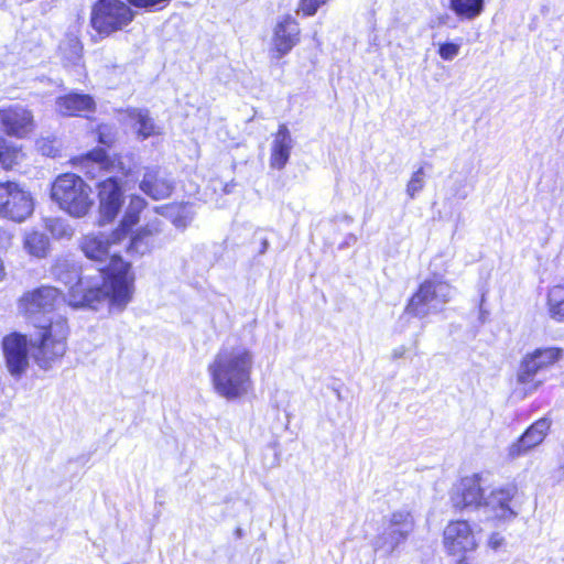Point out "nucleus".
<instances>
[{
  "label": "nucleus",
  "mask_w": 564,
  "mask_h": 564,
  "mask_svg": "<svg viewBox=\"0 0 564 564\" xmlns=\"http://www.w3.org/2000/svg\"><path fill=\"white\" fill-rule=\"evenodd\" d=\"M50 196L61 210L74 218L86 217L94 207L90 185L76 173L57 175L51 184Z\"/></svg>",
  "instance_id": "obj_5"
},
{
  "label": "nucleus",
  "mask_w": 564,
  "mask_h": 564,
  "mask_svg": "<svg viewBox=\"0 0 564 564\" xmlns=\"http://www.w3.org/2000/svg\"><path fill=\"white\" fill-rule=\"evenodd\" d=\"M134 11L122 0H96L91 6L89 23L100 39L122 31L134 19Z\"/></svg>",
  "instance_id": "obj_6"
},
{
  "label": "nucleus",
  "mask_w": 564,
  "mask_h": 564,
  "mask_svg": "<svg viewBox=\"0 0 564 564\" xmlns=\"http://www.w3.org/2000/svg\"><path fill=\"white\" fill-rule=\"evenodd\" d=\"M519 498V487L510 482L492 489L485 500L486 506L497 521H510L517 518V503Z\"/></svg>",
  "instance_id": "obj_14"
},
{
  "label": "nucleus",
  "mask_w": 564,
  "mask_h": 564,
  "mask_svg": "<svg viewBox=\"0 0 564 564\" xmlns=\"http://www.w3.org/2000/svg\"><path fill=\"white\" fill-rule=\"evenodd\" d=\"M391 522L394 524L406 523V522L412 523V520H411L410 513L397 512V513L392 514Z\"/></svg>",
  "instance_id": "obj_35"
},
{
  "label": "nucleus",
  "mask_w": 564,
  "mask_h": 564,
  "mask_svg": "<svg viewBox=\"0 0 564 564\" xmlns=\"http://www.w3.org/2000/svg\"><path fill=\"white\" fill-rule=\"evenodd\" d=\"M119 243L112 241L111 230L108 237H104L100 234L85 235L80 240L79 248L87 259L95 262H104L111 257L109 254L110 247Z\"/></svg>",
  "instance_id": "obj_20"
},
{
  "label": "nucleus",
  "mask_w": 564,
  "mask_h": 564,
  "mask_svg": "<svg viewBox=\"0 0 564 564\" xmlns=\"http://www.w3.org/2000/svg\"><path fill=\"white\" fill-rule=\"evenodd\" d=\"M147 206L148 202L142 196L137 194L130 195L123 216L112 229V241L122 242L128 238L133 227L139 224L141 214Z\"/></svg>",
  "instance_id": "obj_18"
},
{
  "label": "nucleus",
  "mask_w": 564,
  "mask_h": 564,
  "mask_svg": "<svg viewBox=\"0 0 564 564\" xmlns=\"http://www.w3.org/2000/svg\"><path fill=\"white\" fill-rule=\"evenodd\" d=\"M65 302L63 290L51 284H41L24 291L17 300L18 311L32 327L31 339L20 332L3 336L1 349L9 372L21 377L29 368L30 356L43 370L62 362L68 352L70 337L69 321L54 313Z\"/></svg>",
  "instance_id": "obj_1"
},
{
  "label": "nucleus",
  "mask_w": 564,
  "mask_h": 564,
  "mask_svg": "<svg viewBox=\"0 0 564 564\" xmlns=\"http://www.w3.org/2000/svg\"><path fill=\"white\" fill-rule=\"evenodd\" d=\"M301 37L299 21L291 14L283 15L273 28L271 57L281 59L300 44Z\"/></svg>",
  "instance_id": "obj_13"
},
{
  "label": "nucleus",
  "mask_w": 564,
  "mask_h": 564,
  "mask_svg": "<svg viewBox=\"0 0 564 564\" xmlns=\"http://www.w3.org/2000/svg\"><path fill=\"white\" fill-rule=\"evenodd\" d=\"M66 50L73 54L74 58H80L83 56L84 45L78 37L73 36L68 39L65 51Z\"/></svg>",
  "instance_id": "obj_33"
},
{
  "label": "nucleus",
  "mask_w": 564,
  "mask_h": 564,
  "mask_svg": "<svg viewBox=\"0 0 564 564\" xmlns=\"http://www.w3.org/2000/svg\"><path fill=\"white\" fill-rule=\"evenodd\" d=\"M443 546L453 564H471L479 543L473 524L464 519L449 520L443 530Z\"/></svg>",
  "instance_id": "obj_7"
},
{
  "label": "nucleus",
  "mask_w": 564,
  "mask_h": 564,
  "mask_svg": "<svg viewBox=\"0 0 564 564\" xmlns=\"http://www.w3.org/2000/svg\"><path fill=\"white\" fill-rule=\"evenodd\" d=\"M162 230V224L159 219L147 223L144 226L139 227L137 230H131L129 242L126 247V252L134 256H143L150 252L153 248L151 239L159 235Z\"/></svg>",
  "instance_id": "obj_19"
},
{
  "label": "nucleus",
  "mask_w": 564,
  "mask_h": 564,
  "mask_svg": "<svg viewBox=\"0 0 564 564\" xmlns=\"http://www.w3.org/2000/svg\"><path fill=\"white\" fill-rule=\"evenodd\" d=\"M460 51V44L455 42H443L438 44L437 54L443 61H452Z\"/></svg>",
  "instance_id": "obj_31"
},
{
  "label": "nucleus",
  "mask_w": 564,
  "mask_h": 564,
  "mask_svg": "<svg viewBox=\"0 0 564 564\" xmlns=\"http://www.w3.org/2000/svg\"><path fill=\"white\" fill-rule=\"evenodd\" d=\"M485 500L482 476L479 473L460 477L451 494V502L456 511H463L468 507H481Z\"/></svg>",
  "instance_id": "obj_12"
},
{
  "label": "nucleus",
  "mask_w": 564,
  "mask_h": 564,
  "mask_svg": "<svg viewBox=\"0 0 564 564\" xmlns=\"http://www.w3.org/2000/svg\"><path fill=\"white\" fill-rule=\"evenodd\" d=\"M443 282L426 279L408 299L404 312L413 317H423L430 311V304L437 299V289Z\"/></svg>",
  "instance_id": "obj_17"
},
{
  "label": "nucleus",
  "mask_w": 564,
  "mask_h": 564,
  "mask_svg": "<svg viewBox=\"0 0 564 564\" xmlns=\"http://www.w3.org/2000/svg\"><path fill=\"white\" fill-rule=\"evenodd\" d=\"M24 156L23 147L11 142L0 132V166L4 171H12Z\"/></svg>",
  "instance_id": "obj_23"
},
{
  "label": "nucleus",
  "mask_w": 564,
  "mask_h": 564,
  "mask_svg": "<svg viewBox=\"0 0 564 564\" xmlns=\"http://www.w3.org/2000/svg\"><path fill=\"white\" fill-rule=\"evenodd\" d=\"M23 248L29 256L36 259L46 258L51 250L47 236L40 231L26 232L23 237Z\"/></svg>",
  "instance_id": "obj_25"
},
{
  "label": "nucleus",
  "mask_w": 564,
  "mask_h": 564,
  "mask_svg": "<svg viewBox=\"0 0 564 564\" xmlns=\"http://www.w3.org/2000/svg\"><path fill=\"white\" fill-rule=\"evenodd\" d=\"M545 304L549 317L555 323L564 324V284L549 288Z\"/></svg>",
  "instance_id": "obj_24"
},
{
  "label": "nucleus",
  "mask_w": 564,
  "mask_h": 564,
  "mask_svg": "<svg viewBox=\"0 0 564 564\" xmlns=\"http://www.w3.org/2000/svg\"><path fill=\"white\" fill-rule=\"evenodd\" d=\"M424 186L423 167L417 169L411 176L406 185L408 195L413 198Z\"/></svg>",
  "instance_id": "obj_30"
},
{
  "label": "nucleus",
  "mask_w": 564,
  "mask_h": 564,
  "mask_svg": "<svg viewBox=\"0 0 564 564\" xmlns=\"http://www.w3.org/2000/svg\"><path fill=\"white\" fill-rule=\"evenodd\" d=\"M56 111L66 118L93 119L97 111V102L89 94L68 91L55 100Z\"/></svg>",
  "instance_id": "obj_16"
},
{
  "label": "nucleus",
  "mask_w": 564,
  "mask_h": 564,
  "mask_svg": "<svg viewBox=\"0 0 564 564\" xmlns=\"http://www.w3.org/2000/svg\"><path fill=\"white\" fill-rule=\"evenodd\" d=\"M448 7L459 20H474L485 10V0H448Z\"/></svg>",
  "instance_id": "obj_26"
},
{
  "label": "nucleus",
  "mask_w": 564,
  "mask_h": 564,
  "mask_svg": "<svg viewBox=\"0 0 564 564\" xmlns=\"http://www.w3.org/2000/svg\"><path fill=\"white\" fill-rule=\"evenodd\" d=\"M94 133L96 134L97 143L105 148H111L116 142V131L113 127L108 123H98L94 129Z\"/></svg>",
  "instance_id": "obj_28"
},
{
  "label": "nucleus",
  "mask_w": 564,
  "mask_h": 564,
  "mask_svg": "<svg viewBox=\"0 0 564 564\" xmlns=\"http://www.w3.org/2000/svg\"><path fill=\"white\" fill-rule=\"evenodd\" d=\"M292 150V137L286 124L282 123L274 133L270 152V166L282 170L289 162Z\"/></svg>",
  "instance_id": "obj_22"
},
{
  "label": "nucleus",
  "mask_w": 564,
  "mask_h": 564,
  "mask_svg": "<svg viewBox=\"0 0 564 564\" xmlns=\"http://www.w3.org/2000/svg\"><path fill=\"white\" fill-rule=\"evenodd\" d=\"M503 538L499 533L494 532L489 535L487 543L491 550L496 551L503 544Z\"/></svg>",
  "instance_id": "obj_34"
},
{
  "label": "nucleus",
  "mask_w": 564,
  "mask_h": 564,
  "mask_svg": "<svg viewBox=\"0 0 564 564\" xmlns=\"http://www.w3.org/2000/svg\"><path fill=\"white\" fill-rule=\"evenodd\" d=\"M69 278L64 281L61 273H55V279L63 281L67 286L65 302L74 310L96 308L98 304L107 301L110 307L124 310L132 301L134 294L135 275L132 264L119 253L111 254L108 262L99 269L101 283H91V280L78 273L76 268L66 269Z\"/></svg>",
  "instance_id": "obj_2"
},
{
  "label": "nucleus",
  "mask_w": 564,
  "mask_h": 564,
  "mask_svg": "<svg viewBox=\"0 0 564 564\" xmlns=\"http://www.w3.org/2000/svg\"><path fill=\"white\" fill-rule=\"evenodd\" d=\"M0 128L6 137L26 139L36 129L33 111L19 104L2 106L0 107Z\"/></svg>",
  "instance_id": "obj_10"
},
{
  "label": "nucleus",
  "mask_w": 564,
  "mask_h": 564,
  "mask_svg": "<svg viewBox=\"0 0 564 564\" xmlns=\"http://www.w3.org/2000/svg\"><path fill=\"white\" fill-rule=\"evenodd\" d=\"M139 187L154 200L169 198L174 189L173 182L163 176L158 169H148Z\"/></svg>",
  "instance_id": "obj_21"
},
{
  "label": "nucleus",
  "mask_w": 564,
  "mask_h": 564,
  "mask_svg": "<svg viewBox=\"0 0 564 564\" xmlns=\"http://www.w3.org/2000/svg\"><path fill=\"white\" fill-rule=\"evenodd\" d=\"M171 0H128L129 6L145 10H162L169 6Z\"/></svg>",
  "instance_id": "obj_32"
},
{
  "label": "nucleus",
  "mask_w": 564,
  "mask_h": 564,
  "mask_svg": "<svg viewBox=\"0 0 564 564\" xmlns=\"http://www.w3.org/2000/svg\"><path fill=\"white\" fill-rule=\"evenodd\" d=\"M253 354L243 346H223L209 362L207 370L214 391L237 400L252 390Z\"/></svg>",
  "instance_id": "obj_3"
},
{
  "label": "nucleus",
  "mask_w": 564,
  "mask_h": 564,
  "mask_svg": "<svg viewBox=\"0 0 564 564\" xmlns=\"http://www.w3.org/2000/svg\"><path fill=\"white\" fill-rule=\"evenodd\" d=\"M96 192L98 225H110L117 219L124 205L123 184L116 176H107L96 183Z\"/></svg>",
  "instance_id": "obj_8"
},
{
  "label": "nucleus",
  "mask_w": 564,
  "mask_h": 564,
  "mask_svg": "<svg viewBox=\"0 0 564 564\" xmlns=\"http://www.w3.org/2000/svg\"><path fill=\"white\" fill-rule=\"evenodd\" d=\"M132 117L135 119V133L139 139L145 140L150 137L160 134L159 128L148 111L137 110Z\"/></svg>",
  "instance_id": "obj_27"
},
{
  "label": "nucleus",
  "mask_w": 564,
  "mask_h": 564,
  "mask_svg": "<svg viewBox=\"0 0 564 564\" xmlns=\"http://www.w3.org/2000/svg\"><path fill=\"white\" fill-rule=\"evenodd\" d=\"M330 0H299L296 12L302 17H313L321 7L327 4Z\"/></svg>",
  "instance_id": "obj_29"
},
{
  "label": "nucleus",
  "mask_w": 564,
  "mask_h": 564,
  "mask_svg": "<svg viewBox=\"0 0 564 564\" xmlns=\"http://www.w3.org/2000/svg\"><path fill=\"white\" fill-rule=\"evenodd\" d=\"M68 164L78 169L85 174H89L94 165H99L104 172H118L128 176L130 170L124 165L122 155L115 153L110 155L105 148L96 147L85 153L73 155Z\"/></svg>",
  "instance_id": "obj_11"
},
{
  "label": "nucleus",
  "mask_w": 564,
  "mask_h": 564,
  "mask_svg": "<svg viewBox=\"0 0 564 564\" xmlns=\"http://www.w3.org/2000/svg\"><path fill=\"white\" fill-rule=\"evenodd\" d=\"M563 357L556 346L539 347L522 356L514 375L513 394L523 399L539 391L545 383L541 375L554 367Z\"/></svg>",
  "instance_id": "obj_4"
},
{
  "label": "nucleus",
  "mask_w": 564,
  "mask_h": 564,
  "mask_svg": "<svg viewBox=\"0 0 564 564\" xmlns=\"http://www.w3.org/2000/svg\"><path fill=\"white\" fill-rule=\"evenodd\" d=\"M34 202L14 181L0 182V217L21 223L32 215Z\"/></svg>",
  "instance_id": "obj_9"
},
{
  "label": "nucleus",
  "mask_w": 564,
  "mask_h": 564,
  "mask_svg": "<svg viewBox=\"0 0 564 564\" xmlns=\"http://www.w3.org/2000/svg\"><path fill=\"white\" fill-rule=\"evenodd\" d=\"M551 427V417L543 416L535 420L509 445L508 456L514 459L527 455L545 441Z\"/></svg>",
  "instance_id": "obj_15"
}]
</instances>
